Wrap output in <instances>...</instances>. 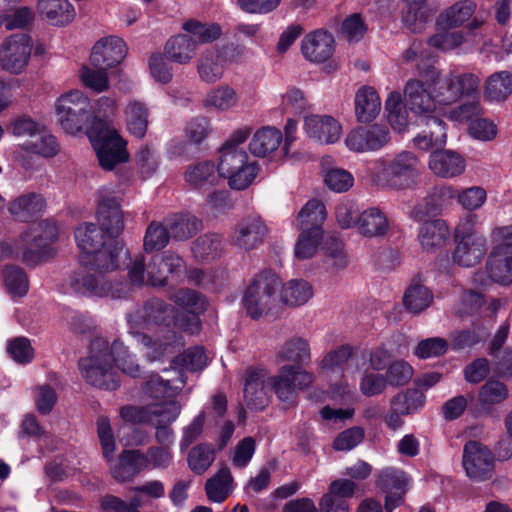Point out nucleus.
Returning a JSON list of instances; mask_svg holds the SVG:
<instances>
[{"label":"nucleus","mask_w":512,"mask_h":512,"mask_svg":"<svg viewBox=\"0 0 512 512\" xmlns=\"http://www.w3.org/2000/svg\"><path fill=\"white\" fill-rule=\"evenodd\" d=\"M22 148L27 152L38 154L46 158L54 157L60 150L56 138L48 133L42 134L35 141L25 142Z\"/></svg>","instance_id":"63"},{"label":"nucleus","mask_w":512,"mask_h":512,"mask_svg":"<svg viewBox=\"0 0 512 512\" xmlns=\"http://www.w3.org/2000/svg\"><path fill=\"white\" fill-rule=\"evenodd\" d=\"M238 103V92L234 87L227 84L210 89L203 98V106L217 112L230 111L237 107Z\"/></svg>","instance_id":"34"},{"label":"nucleus","mask_w":512,"mask_h":512,"mask_svg":"<svg viewBox=\"0 0 512 512\" xmlns=\"http://www.w3.org/2000/svg\"><path fill=\"white\" fill-rule=\"evenodd\" d=\"M183 30L195 45L206 44L217 40L221 35V28L217 24H204L196 20H189L183 24Z\"/></svg>","instance_id":"51"},{"label":"nucleus","mask_w":512,"mask_h":512,"mask_svg":"<svg viewBox=\"0 0 512 512\" xmlns=\"http://www.w3.org/2000/svg\"><path fill=\"white\" fill-rule=\"evenodd\" d=\"M325 219V205L317 199H312L300 210L296 219V227L301 231H310L313 228L321 229V224Z\"/></svg>","instance_id":"43"},{"label":"nucleus","mask_w":512,"mask_h":512,"mask_svg":"<svg viewBox=\"0 0 512 512\" xmlns=\"http://www.w3.org/2000/svg\"><path fill=\"white\" fill-rule=\"evenodd\" d=\"M424 403L425 396L418 389H407L399 392L390 400V405L406 416L418 412Z\"/></svg>","instance_id":"50"},{"label":"nucleus","mask_w":512,"mask_h":512,"mask_svg":"<svg viewBox=\"0 0 512 512\" xmlns=\"http://www.w3.org/2000/svg\"><path fill=\"white\" fill-rule=\"evenodd\" d=\"M5 288L12 297H23L28 292L29 282L25 272L16 266L3 270Z\"/></svg>","instance_id":"53"},{"label":"nucleus","mask_w":512,"mask_h":512,"mask_svg":"<svg viewBox=\"0 0 512 512\" xmlns=\"http://www.w3.org/2000/svg\"><path fill=\"white\" fill-rule=\"evenodd\" d=\"M465 41L462 31L443 30L435 33L428 39V45L443 52L459 48Z\"/></svg>","instance_id":"60"},{"label":"nucleus","mask_w":512,"mask_h":512,"mask_svg":"<svg viewBox=\"0 0 512 512\" xmlns=\"http://www.w3.org/2000/svg\"><path fill=\"white\" fill-rule=\"evenodd\" d=\"M509 395V389L506 384L499 380L490 379L481 386L478 393V401L482 407L490 409L506 401Z\"/></svg>","instance_id":"49"},{"label":"nucleus","mask_w":512,"mask_h":512,"mask_svg":"<svg viewBox=\"0 0 512 512\" xmlns=\"http://www.w3.org/2000/svg\"><path fill=\"white\" fill-rule=\"evenodd\" d=\"M44 200L41 195L28 193L19 196L9 205L10 213L18 220L25 221L29 217L41 212Z\"/></svg>","instance_id":"48"},{"label":"nucleus","mask_w":512,"mask_h":512,"mask_svg":"<svg viewBox=\"0 0 512 512\" xmlns=\"http://www.w3.org/2000/svg\"><path fill=\"white\" fill-rule=\"evenodd\" d=\"M323 178L326 187L336 193H344L354 185L353 175L349 171L338 167L325 171Z\"/></svg>","instance_id":"59"},{"label":"nucleus","mask_w":512,"mask_h":512,"mask_svg":"<svg viewBox=\"0 0 512 512\" xmlns=\"http://www.w3.org/2000/svg\"><path fill=\"white\" fill-rule=\"evenodd\" d=\"M268 374L264 369H249L244 384V398L249 407L262 409L268 403Z\"/></svg>","instance_id":"23"},{"label":"nucleus","mask_w":512,"mask_h":512,"mask_svg":"<svg viewBox=\"0 0 512 512\" xmlns=\"http://www.w3.org/2000/svg\"><path fill=\"white\" fill-rule=\"evenodd\" d=\"M303 130L307 137L320 144H334L342 135L340 122L326 114L306 115L303 120Z\"/></svg>","instance_id":"18"},{"label":"nucleus","mask_w":512,"mask_h":512,"mask_svg":"<svg viewBox=\"0 0 512 512\" xmlns=\"http://www.w3.org/2000/svg\"><path fill=\"white\" fill-rule=\"evenodd\" d=\"M492 250L487 261L490 278L499 284L512 282V225L495 227L490 233Z\"/></svg>","instance_id":"10"},{"label":"nucleus","mask_w":512,"mask_h":512,"mask_svg":"<svg viewBox=\"0 0 512 512\" xmlns=\"http://www.w3.org/2000/svg\"><path fill=\"white\" fill-rule=\"evenodd\" d=\"M125 42L116 36H108L98 40L92 48L91 64L95 68H112L126 57Z\"/></svg>","instance_id":"19"},{"label":"nucleus","mask_w":512,"mask_h":512,"mask_svg":"<svg viewBox=\"0 0 512 512\" xmlns=\"http://www.w3.org/2000/svg\"><path fill=\"white\" fill-rule=\"evenodd\" d=\"M387 386L385 375L372 371H365L359 380V390L366 397L381 395Z\"/></svg>","instance_id":"64"},{"label":"nucleus","mask_w":512,"mask_h":512,"mask_svg":"<svg viewBox=\"0 0 512 512\" xmlns=\"http://www.w3.org/2000/svg\"><path fill=\"white\" fill-rule=\"evenodd\" d=\"M463 467L468 477L484 480L490 477L494 468L492 452L477 441H469L463 449Z\"/></svg>","instance_id":"15"},{"label":"nucleus","mask_w":512,"mask_h":512,"mask_svg":"<svg viewBox=\"0 0 512 512\" xmlns=\"http://www.w3.org/2000/svg\"><path fill=\"white\" fill-rule=\"evenodd\" d=\"M357 227L361 235L373 238L384 236L390 225L383 210L378 207H370L357 217Z\"/></svg>","instance_id":"29"},{"label":"nucleus","mask_w":512,"mask_h":512,"mask_svg":"<svg viewBox=\"0 0 512 512\" xmlns=\"http://www.w3.org/2000/svg\"><path fill=\"white\" fill-rule=\"evenodd\" d=\"M218 178L215 164L210 161H200L189 165L184 172L185 182L196 190H206L216 185Z\"/></svg>","instance_id":"30"},{"label":"nucleus","mask_w":512,"mask_h":512,"mask_svg":"<svg viewBox=\"0 0 512 512\" xmlns=\"http://www.w3.org/2000/svg\"><path fill=\"white\" fill-rule=\"evenodd\" d=\"M374 179L382 188L392 191L412 189L421 173L420 159L411 151H401L376 162Z\"/></svg>","instance_id":"5"},{"label":"nucleus","mask_w":512,"mask_h":512,"mask_svg":"<svg viewBox=\"0 0 512 512\" xmlns=\"http://www.w3.org/2000/svg\"><path fill=\"white\" fill-rule=\"evenodd\" d=\"M477 5L472 0H459L443 10L437 19V25L445 28H458L467 24L469 30L480 28L484 20L475 15Z\"/></svg>","instance_id":"17"},{"label":"nucleus","mask_w":512,"mask_h":512,"mask_svg":"<svg viewBox=\"0 0 512 512\" xmlns=\"http://www.w3.org/2000/svg\"><path fill=\"white\" fill-rule=\"evenodd\" d=\"M409 483L406 473L394 468L383 469L377 477V485L386 493L407 491Z\"/></svg>","instance_id":"54"},{"label":"nucleus","mask_w":512,"mask_h":512,"mask_svg":"<svg viewBox=\"0 0 512 512\" xmlns=\"http://www.w3.org/2000/svg\"><path fill=\"white\" fill-rule=\"evenodd\" d=\"M414 145L424 151L442 148L446 144V129L442 120L429 117L427 129L413 138Z\"/></svg>","instance_id":"37"},{"label":"nucleus","mask_w":512,"mask_h":512,"mask_svg":"<svg viewBox=\"0 0 512 512\" xmlns=\"http://www.w3.org/2000/svg\"><path fill=\"white\" fill-rule=\"evenodd\" d=\"M233 490V477L227 467L221 468L205 485L208 499L214 503L225 501Z\"/></svg>","instance_id":"41"},{"label":"nucleus","mask_w":512,"mask_h":512,"mask_svg":"<svg viewBox=\"0 0 512 512\" xmlns=\"http://www.w3.org/2000/svg\"><path fill=\"white\" fill-rule=\"evenodd\" d=\"M181 385L170 384L169 379H163L159 375L150 376L144 385V393L155 401L175 399L178 390L184 385L183 379H179Z\"/></svg>","instance_id":"47"},{"label":"nucleus","mask_w":512,"mask_h":512,"mask_svg":"<svg viewBox=\"0 0 512 512\" xmlns=\"http://www.w3.org/2000/svg\"><path fill=\"white\" fill-rule=\"evenodd\" d=\"M440 191L442 196L456 198L461 207L469 212L480 209L487 200V192L481 186H471L457 191L454 187L445 185Z\"/></svg>","instance_id":"35"},{"label":"nucleus","mask_w":512,"mask_h":512,"mask_svg":"<svg viewBox=\"0 0 512 512\" xmlns=\"http://www.w3.org/2000/svg\"><path fill=\"white\" fill-rule=\"evenodd\" d=\"M149 110L137 100H131L124 108V120L127 130L137 138H143L148 127Z\"/></svg>","instance_id":"38"},{"label":"nucleus","mask_w":512,"mask_h":512,"mask_svg":"<svg viewBox=\"0 0 512 512\" xmlns=\"http://www.w3.org/2000/svg\"><path fill=\"white\" fill-rule=\"evenodd\" d=\"M433 292L423 284L421 278H413L403 295L405 309L413 314L421 313L433 303Z\"/></svg>","instance_id":"32"},{"label":"nucleus","mask_w":512,"mask_h":512,"mask_svg":"<svg viewBox=\"0 0 512 512\" xmlns=\"http://www.w3.org/2000/svg\"><path fill=\"white\" fill-rule=\"evenodd\" d=\"M268 233L269 228L259 215H249L235 225L231 242L240 250L251 251L263 244Z\"/></svg>","instance_id":"14"},{"label":"nucleus","mask_w":512,"mask_h":512,"mask_svg":"<svg viewBox=\"0 0 512 512\" xmlns=\"http://www.w3.org/2000/svg\"><path fill=\"white\" fill-rule=\"evenodd\" d=\"M324 251L327 265L333 271H340L347 267L348 258L341 240L331 238L325 242Z\"/></svg>","instance_id":"62"},{"label":"nucleus","mask_w":512,"mask_h":512,"mask_svg":"<svg viewBox=\"0 0 512 512\" xmlns=\"http://www.w3.org/2000/svg\"><path fill=\"white\" fill-rule=\"evenodd\" d=\"M200 226L201 222L194 216L176 215L169 223V231L174 239L186 240L192 237Z\"/></svg>","instance_id":"57"},{"label":"nucleus","mask_w":512,"mask_h":512,"mask_svg":"<svg viewBox=\"0 0 512 512\" xmlns=\"http://www.w3.org/2000/svg\"><path fill=\"white\" fill-rule=\"evenodd\" d=\"M222 238L218 234H206L200 236L193 244L194 256L201 260L216 257L221 249Z\"/></svg>","instance_id":"61"},{"label":"nucleus","mask_w":512,"mask_h":512,"mask_svg":"<svg viewBox=\"0 0 512 512\" xmlns=\"http://www.w3.org/2000/svg\"><path fill=\"white\" fill-rule=\"evenodd\" d=\"M428 167L441 178H454L463 174L466 161L463 156L452 150H438L430 154Z\"/></svg>","instance_id":"22"},{"label":"nucleus","mask_w":512,"mask_h":512,"mask_svg":"<svg viewBox=\"0 0 512 512\" xmlns=\"http://www.w3.org/2000/svg\"><path fill=\"white\" fill-rule=\"evenodd\" d=\"M79 369L83 379L91 386L112 391L120 385L106 340L96 339L92 342L89 356L79 361Z\"/></svg>","instance_id":"6"},{"label":"nucleus","mask_w":512,"mask_h":512,"mask_svg":"<svg viewBox=\"0 0 512 512\" xmlns=\"http://www.w3.org/2000/svg\"><path fill=\"white\" fill-rule=\"evenodd\" d=\"M109 353L112 364L115 363L123 374L133 378L140 375L139 364L123 342L119 340L113 341V343L109 345Z\"/></svg>","instance_id":"46"},{"label":"nucleus","mask_w":512,"mask_h":512,"mask_svg":"<svg viewBox=\"0 0 512 512\" xmlns=\"http://www.w3.org/2000/svg\"><path fill=\"white\" fill-rule=\"evenodd\" d=\"M477 216L465 215L455 228L456 247L453 261L463 267H473L481 262L487 252L486 238L475 229Z\"/></svg>","instance_id":"8"},{"label":"nucleus","mask_w":512,"mask_h":512,"mask_svg":"<svg viewBox=\"0 0 512 512\" xmlns=\"http://www.w3.org/2000/svg\"><path fill=\"white\" fill-rule=\"evenodd\" d=\"M283 141L281 131L272 126H264L255 131L249 142V151L256 157L264 158L275 153Z\"/></svg>","instance_id":"27"},{"label":"nucleus","mask_w":512,"mask_h":512,"mask_svg":"<svg viewBox=\"0 0 512 512\" xmlns=\"http://www.w3.org/2000/svg\"><path fill=\"white\" fill-rule=\"evenodd\" d=\"M450 236V230L444 220L436 219L424 222L418 231L421 248L428 253H435L443 248Z\"/></svg>","instance_id":"25"},{"label":"nucleus","mask_w":512,"mask_h":512,"mask_svg":"<svg viewBox=\"0 0 512 512\" xmlns=\"http://www.w3.org/2000/svg\"><path fill=\"white\" fill-rule=\"evenodd\" d=\"M512 93V73L498 71L491 74L484 84V96L489 101H504Z\"/></svg>","instance_id":"42"},{"label":"nucleus","mask_w":512,"mask_h":512,"mask_svg":"<svg viewBox=\"0 0 512 512\" xmlns=\"http://www.w3.org/2000/svg\"><path fill=\"white\" fill-rule=\"evenodd\" d=\"M404 3L401 12L403 24L412 32L424 30L425 25L433 15V10L424 0H401Z\"/></svg>","instance_id":"28"},{"label":"nucleus","mask_w":512,"mask_h":512,"mask_svg":"<svg viewBox=\"0 0 512 512\" xmlns=\"http://www.w3.org/2000/svg\"><path fill=\"white\" fill-rule=\"evenodd\" d=\"M149 467L147 454L138 450H125L120 455L118 464L112 469V474L119 481H127Z\"/></svg>","instance_id":"31"},{"label":"nucleus","mask_w":512,"mask_h":512,"mask_svg":"<svg viewBox=\"0 0 512 512\" xmlns=\"http://www.w3.org/2000/svg\"><path fill=\"white\" fill-rule=\"evenodd\" d=\"M480 77L471 72L452 70L443 75L412 78L404 87V99L411 112L430 117L479 90Z\"/></svg>","instance_id":"3"},{"label":"nucleus","mask_w":512,"mask_h":512,"mask_svg":"<svg viewBox=\"0 0 512 512\" xmlns=\"http://www.w3.org/2000/svg\"><path fill=\"white\" fill-rule=\"evenodd\" d=\"M385 108L391 127L397 132L404 131L408 126V113L402 105L400 93L391 92L386 99Z\"/></svg>","instance_id":"52"},{"label":"nucleus","mask_w":512,"mask_h":512,"mask_svg":"<svg viewBox=\"0 0 512 512\" xmlns=\"http://www.w3.org/2000/svg\"><path fill=\"white\" fill-rule=\"evenodd\" d=\"M33 50V42L24 33L5 38L0 45V67L11 74H21L27 67Z\"/></svg>","instance_id":"13"},{"label":"nucleus","mask_w":512,"mask_h":512,"mask_svg":"<svg viewBox=\"0 0 512 512\" xmlns=\"http://www.w3.org/2000/svg\"><path fill=\"white\" fill-rule=\"evenodd\" d=\"M149 424L163 425L173 423L181 412V405L175 400L155 401L147 405Z\"/></svg>","instance_id":"45"},{"label":"nucleus","mask_w":512,"mask_h":512,"mask_svg":"<svg viewBox=\"0 0 512 512\" xmlns=\"http://www.w3.org/2000/svg\"><path fill=\"white\" fill-rule=\"evenodd\" d=\"M97 219L100 227L83 223L74 232L82 255L80 267L71 274L69 285L83 296L121 298L128 292V284H113L109 277L128 259V251L115 239L124 227L120 198L101 191Z\"/></svg>","instance_id":"1"},{"label":"nucleus","mask_w":512,"mask_h":512,"mask_svg":"<svg viewBox=\"0 0 512 512\" xmlns=\"http://www.w3.org/2000/svg\"><path fill=\"white\" fill-rule=\"evenodd\" d=\"M57 123L70 135L86 131L102 169L111 171L128 161L126 142L118 131L107 123L92 122L89 98L79 90L62 94L55 103Z\"/></svg>","instance_id":"2"},{"label":"nucleus","mask_w":512,"mask_h":512,"mask_svg":"<svg viewBox=\"0 0 512 512\" xmlns=\"http://www.w3.org/2000/svg\"><path fill=\"white\" fill-rule=\"evenodd\" d=\"M280 279L271 271L257 274L244 291L242 305L253 319L268 314L276 304Z\"/></svg>","instance_id":"9"},{"label":"nucleus","mask_w":512,"mask_h":512,"mask_svg":"<svg viewBox=\"0 0 512 512\" xmlns=\"http://www.w3.org/2000/svg\"><path fill=\"white\" fill-rule=\"evenodd\" d=\"M314 295L311 284L303 279H291L283 284L280 298L290 307H299L306 304Z\"/></svg>","instance_id":"40"},{"label":"nucleus","mask_w":512,"mask_h":512,"mask_svg":"<svg viewBox=\"0 0 512 512\" xmlns=\"http://www.w3.org/2000/svg\"><path fill=\"white\" fill-rule=\"evenodd\" d=\"M217 172L219 177L228 180L232 189L244 190L255 179L257 164L249 161L243 148L224 144L219 151Z\"/></svg>","instance_id":"7"},{"label":"nucleus","mask_w":512,"mask_h":512,"mask_svg":"<svg viewBox=\"0 0 512 512\" xmlns=\"http://www.w3.org/2000/svg\"><path fill=\"white\" fill-rule=\"evenodd\" d=\"M153 258L146 263L143 256H137L128 266L129 283L132 286H164L165 271L157 266Z\"/></svg>","instance_id":"21"},{"label":"nucleus","mask_w":512,"mask_h":512,"mask_svg":"<svg viewBox=\"0 0 512 512\" xmlns=\"http://www.w3.org/2000/svg\"><path fill=\"white\" fill-rule=\"evenodd\" d=\"M57 238V227L51 221L33 223L22 234L19 248L27 265H37L51 257L50 244Z\"/></svg>","instance_id":"11"},{"label":"nucleus","mask_w":512,"mask_h":512,"mask_svg":"<svg viewBox=\"0 0 512 512\" xmlns=\"http://www.w3.org/2000/svg\"><path fill=\"white\" fill-rule=\"evenodd\" d=\"M196 45L189 35L179 34L172 37L165 45V54L170 61L188 64L196 55Z\"/></svg>","instance_id":"39"},{"label":"nucleus","mask_w":512,"mask_h":512,"mask_svg":"<svg viewBox=\"0 0 512 512\" xmlns=\"http://www.w3.org/2000/svg\"><path fill=\"white\" fill-rule=\"evenodd\" d=\"M334 50V37L322 29L308 33L301 41L302 54L310 62L323 63L332 57Z\"/></svg>","instance_id":"20"},{"label":"nucleus","mask_w":512,"mask_h":512,"mask_svg":"<svg viewBox=\"0 0 512 512\" xmlns=\"http://www.w3.org/2000/svg\"><path fill=\"white\" fill-rule=\"evenodd\" d=\"M322 230L319 228L310 229V231H301L295 244V257L299 260H306L313 257L317 251Z\"/></svg>","instance_id":"55"},{"label":"nucleus","mask_w":512,"mask_h":512,"mask_svg":"<svg viewBox=\"0 0 512 512\" xmlns=\"http://www.w3.org/2000/svg\"><path fill=\"white\" fill-rule=\"evenodd\" d=\"M130 334L147 350L146 354L151 359H156L168 352H171L173 348L170 337L166 338L164 341H161L160 339L152 340L144 332L133 330L132 327Z\"/></svg>","instance_id":"58"},{"label":"nucleus","mask_w":512,"mask_h":512,"mask_svg":"<svg viewBox=\"0 0 512 512\" xmlns=\"http://www.w3.org/2000/svg\"><path fill=\"white\" fill-rule=\"evenodd\" d=\"M36 10L42 19L59 27L71 23L76 15L69 0H37Z\"/></svg>","instance_id":"24"},{"label":"nucleus","mask_w":512,"mask_h":512,"mask_svg":"<svg viewBox=\"0 0 512 512\" xmlns=\"http://www.w3.org/2000/svg\"><path fill=\"white\" fill-rule=\"evenodd\" d=\"M173 300L182 312L175 313L174 309L161 300H154L145 306L147 316L146 326L151 324L170 326L195 334L200 330L198 315L206 309V300L196 291L180 289L173 295Z\"/></svg>","instance_id":"4"},{"label":"nucleus","mask_w":512,"mask_h":512,"mask_svg":"<svg viewBox=\"0 0 512 512\" xmlns=\"http://www.w3.org/2000/svg\"><path fill=\"white\" fill-rule=\"evenodd\" d=\"M349 360L355 361L353 357V348L350 345H341L327 352L320 361L319 368L325 375L342 374L343 366Z\"/></svg>","instance_id":"44"},{"label":"nucleus","mask_w":512,"mask_h":512,"mask_svg":"<svg viewBox=\"0 0 512 512\" xmlns=\"http://www.w3.org/2000/svg\"><path fill=\"white\" fill-rule=\"evenodd\" d=\"M267 380L277 398L291 405L297 398V390L308 388L314 381V375L298 366L284 365L276 375L268 376Z\"/></svg>","instance_id":"12"},{"label":"nucleus","mask_w":512,"mask_h":512,"mask_svg":"<svg viewBox=\"0 0 512 512\" xmlns=\"http://www.w3.org/2000/svg\"><path fill=\"white\" fill-rule=\"evenodd\" d=\"M381 110L377 91L371 86H362L355 95V114L359 122L373 121Z\"/></svg>","instance_id":"33"},{"label":"nucleus","mask_w":512,"mask_h":512,"mask_svg":"<svg viewBox=\"0 0 512 512\" xmlns=\"http://www.w3.org/2000/svg\"><path fill=\"white\" fill-rule=\"evenodd\" d=\"M311 360V348L307 339L294 336L285 341L276 353L277 363L302 364Z\"/></svg>","instance_id":"36"},{"label":"nucleus","mask_w":512,"mask_h":512,"mask_svg":"<svg viewBox=\"0 0 512 512\" xmlns=\"http://www.w3.org/2000/svg\"><path fill=\"white\" fill-rule=\"evenodd\" d=\"M215 451L211 445L199 444L191 449L188 454V465L196 474L204 473L214 462Z\"/></svg>","instance_id":"56"},{"label":"nucleus","mask_w":512,"mask_h":512,"mask_svg":"<svg viewBox=\"0 0 512 512\" xmlns=\"http://www.w3.org/2000/svg\"><path fill=\"white\" fill-rule=\"evenodd\" d=\"M227 57L222 50H207L197 61L199 78L208 84L218 82L224 75Z\"/></svg>","instance_id":"26"},{"label":"nucleus","mask_w":512,"mask_h":512,"mask_svg":"<svg viewBox=\"0 0 512 512\" xmlns=\"http://www.w3.org/2000/svg\"><path fill=\"white\" fill-rule=\"evenodd\" d=\"M390 141V133L384 126L375 124L357 127L345 137L346 147L354 152H369L381 149Z\"/></svg>","instance_id":"16"}]
</instances>
